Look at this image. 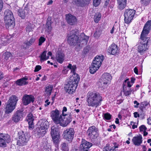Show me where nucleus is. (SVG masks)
<instances>
[{
  "instance_id": "2eb2a0df",
  "label": "nucleus",
  "mask_w": 151,
  "mask_h": 151,
  "mask_svg": "<svg viewBox=\"0 0 151 151\" xmlns=\"http://www.w3.org/2000/svg\"><path fill=\"white\" fill-rule=\"evenodd\" d=\"M151 29V20L147 22L145 25L141 36L147 37L149 34L150 31Z\"/></svg>"
},
{
  "instance_id": "5701e85b",
  "label": "nucleus",
  "mask_w": 151,
  "mask_h": 151,
  "mask_svg": "<svg viewBox=\"0 0 151 151\" xmlns=\"http://www.w3.org/2000/svg\"><path fill=\"white\" fill-rule=\"evenodd\" d=\"M104 60L103 56H96L93 60L92 63L93 65H96L100 68Z\"/></svg>"
},
{
  "instance_id": "49530a36",
  "label": "nucleus",
  "mask_w": 151,
  "mask_h": 151,
  "mask_svg": "<svg viewBox=\"0 0 151 151\" xmlns=\"http://www.w3.org/2000/svg\"><path fill=\"white\" fill-rule=\"evenodd\" d=\"M46 39L42 37H41L39 40V46L41 45L45 40Z\"/></svg>"
},
{
  "instance_id": "4c0bfd02",
  "label": "nucleus",
  "mask_w": 151,
  "mask_h": 151,
  "mask_svg": "<svg viewBox=\"0 0 151 151\" xmlns=\"http://www.w3.org/2000/svg\"><path fill=\"white\" fill-rule=\"evenodd\" d=\"M27 8L25 7V9L24 10H19L18 11V15L22 19H24L25 17L26 12V9H27Z\"/></svg>"
},
{
  "instance_id": "1a4fd4ad",
  "label": "nucleus",
  "mask_w": 151,
  "mask_h": 151,
  "mask_svg": "<svg viewBox=\"0 0 151 151\" xmlns=\"http://www.w3.org/2000/svg\"><path fill=\"white\" fill-rule=\"evenodd\" d=\"M19 138L17 141V144L19 146H23L28 140V138L23 131H20L18 133Z\"/></svg>"
},
{
  "instance_id": "680f3d73",
  "label": "nucleus",
  "mask_w": 151,
  "mask_h": 151,
  "mask_svg": "<svg viewBox=\"0 0 151 151\" xmlns=\"http://www.w3.org/2000/svg\"><path fill=\"white\" fill-rule=\"evenodd\" d=\"M134 116L135 118H137L138 117H139V114L137 112H135L134 113Z\"/></svg>"
},
{
  "instance_id": "a211bd4d",
  "label": "nucleus",
  "mask_w": 151,
  "mask_h": 151,
  "mask_svg": "<svg viewBox=\"0 0 151 151\" xmlns=\"http://www.w3.org/2000/svg\"><path fill=\"white\" fill-rule=\"evenodd\" d=\"M47 130L37 127L35 132V136L37 138H40L43 137L47 132Z\"/></svg>"
},
{
  "instance_id": "a18cd8bd",
  "label": "nucleus",
  "mask_w": 151,
  "mask_h": 151,
  "mask_svg": "<svg viewBox=\"0 0 151 151\" xmlns=\"http://www.w3.org/2000/svg\"><path fill=\"white\" fill-rule=\"evenodd\" d=\"M35 40V38H32L29 41L26 43V45L27 46H30L34 43Z\"/></svg>"
},
{
  "instance_id": "f704fd0d",
  "label": "nucleus",
  "mask_w": 151,
  "mask_h": 151,
  "mask_svg": "<svg viewBox=\"0 0 151 151\" xmlns=\"http://www.w3.org/2000/svg\"><path fill=\"white\" fill-rule=\"evenodd\" d=\"M60 149L63 151H68L69 148L68 143L65 142H62L60 145Z\"/></svg>"
},
{
  "instance_id": "c9c22d12",
  "label": "nucleus",
  "mask_w": 151,
  "mask_h": 151,
  "mask_svg": "<svg viewBox=\"0 0 151 151\" xmlns=\"http://www.w3.org/2000/svg\"><path fill=\"white\" fill-rule=\"evenodd\" d=\"M6 36L2 35L0 37V44L5 45L6 44V43H8L9 40L8 38H6Z\"/></svg>"
},
{
  "instance_id": "f03ea898",
  "label": "nucleus",
  "mask_w": 151,
  "mask_h": 151,
  "mask_svg": "<svg viewBox=\"0 0 151 151\" xmlns=\"http://www.w3.org/2000/svg\"><path fill=\"white\" fill-rule=\"evenodd\" d=\"M67 68L71 70V73L72 75L69 79L68 83L65 86V90L66 93L69 94L73 93L75 91L78 86L80 78L78 75L75 73L76 69V65L69 64L67 66Z\"/></svg>"
},
{
  "instance_id": "aec40b11",
  "label": "nucleus",
  "mask_w": 151,
  "mask_h": 151,
  "mask_svg": "<svg viewBox=\"0 0 151 151\" xmlns=\"http://www.w3.org/2000/svg\"><path fill=\"white\" fill-rule=\"evenodd\" d=\"M49 126V123L45 119H41L38 122V126L42 129L47 130Z\"/></svg>"
},
{
  "instance_id": "c756f323",
  "label": "nucleus",
  "mask_w": 151,
  "mask_h": 151,
  "mask_svg": "<svg viewBox=\"0 0 151 151\" xmlns=\"http://www.w3.org/2000/svg\"><path fill=\"white\" fill-rule=\"evenodd\" d=\"M18 100V99L17 97L15 95H12L10 97L8 101V103L16 106Z\"/></svg>"
},
{
  "instance_id": "13d9d810",
  "label": "nucleus",
  "mask_w": 151,
  "mask_h": 151,
  "mask_svg": "<svg viewBox=\"0 0 151 151\" xmlns=\"http://www.w3.org/2000/svg\"><path fill=\"white\" fill-rule=\"evenodd\" d=\"M134 104H136V105L134 106V107L136 108H137L139 107V104L137 102V101H134Z\"/></svg>"
},
{
  "instance_id": "393cba45",
  "label": "nucleus",
  "mask_w": 151,
  "mask_h": 151,
  "mask_svg": "<svg viewBox=\"0 0 151 151\" xmlns=\"http://www.w3.org/2000/svg\"><path fill=\"white\" fill-rule=\"evenodd\" d=\"M15 105L7 102L5 108V113L8 114L11 113L15 109Z\"/></svg>"
},
{
  "instance_id": "58836bf2",
  "label": "nucleus",
  "mask_w": 151,
  "mask_h": 151,
  "mask_svg": "<svg viewBox=\"0 0 151 151\" xmlns=\"http://www.w3.org/2000/svg\"><path fill=\"white\" fill-rule=\"evenodd\" d=\"M101 16V14L100 13H97L96 14L94 17V22L96 23H98Z\"/></svg>"
},
{
  "instance_id": "4d7b16f0",
  "label": "nucleus",
  "mask_w": 151,
  "mask_h": 151,
  "mask_svg": "<svg viewBox=\"0 0 151 151\" xmlns=\"http://www.w3.org/2000/svg\"><path fill=\"white\" fill-rule=\"evenodd\" d=\"M102 82V81L101 82H100V83H99V86L100 88H104L105 87H106L107 86V85H104L103 84V83L102 84H101V83Z\"/></svg>"
},
{
  "instance_id": "7c9ffc66",
  "label": "nucleus",
  "mask_w": 151,
  "mask_h": 151,
  "mask_svg": "<svg viewBox=\"0 0 151 151\" xmlns=\"http://www.w3.org/2000/svg\"><path fill=\"white\" fill-rule=\"evenodd\" d=\"M119 6L121 10L124 8L126 6L127 0H117Z\"/></svg>"
},
{
  "instance_id": "a19ab883",
  "label": "nucleus",
  "mask_w": 151,
  "mask_h": 151,
  "mask_svg": "<svg viewBox=\"0 0 151 151\" xmlns=\"http://www.w3.org/2000/svg\"><path fill=\"white\" fill-rule=\"evenodd\" d=\"M46 53H47V51H44L41 54V55L40 56V60H46L49 57L48 56V58H47L46 57Z\"/></svg>"
},
{
  "instance_id": "79ce46f5",
  "label": "nucleus",
  "mask_w": 151,
  "mask_h": 151,
  "mask_svg": "<svg viewBox=\"0 0 151 151\" xmlns=\"http://www.w3.org/2000/svg\"><path fill=\"white\" fill-rule=\"evenodd\" d=\"M52 89V87L50 85H49L46 87L45 92L48 95L50 96L51 95V91Z\"/></svg>"
},
{
  "instance_id": "5fc2aeb1",
  "label": "nucleus",
  "mask_w": 151,
  "mask_h": 151,
  "mask_svg": "<svg viewBox=\"0 0 151 151\" xmlns=\"http://www.w3.org/2000/svg\"><path fill=\"white\" fill-rule=\"evenodd\" d=\"M41 69V67L40 65H37L35 68L34 71L35 72H38Z\"/></svg>"
},
{
  "instance_id": "7ed1b4c3",
  "label": "nucleus",
  "mask_w": 151,
  "mask_h": 151,
  "mask_svg": "<svg viewBox=\"0 0 151 151\" xmlns=\"http://www.w3.org/2000/svg\"><path fill=\"white\" fill-rule=\"evenodd\" d=\"M51 116L55 123L59 124L63 127L66 126L72 120L70 116H63L62 114H60L59 111L57 109L51 112Z\"/></svg>"
},
{
  "instance_id": "c03bdc74",
  "label": "nucleus",
  "mask_w": 151,
  "mask_h": 151,
  "mask_svg": "<svg viewBox=\"0 0 151 151\" xmlns=\"http://www.w3.org/2000/svg\"><path fill=\"white\" fill-rule=\"evenodd\" d=\"M150 0H141L140 2L143 5L147 6L150 3Z\"/></svg>"
},
{
  "instance_id": "e433bc0d",
  "label": "nucleus",
  "mask_w": 151,
  "mask_h": 151,
  "mask_svg": "<svg viewBox=\"0 0 151 151\" xmlns=\"http://www.w3.org/2000/svg\"><path fill=\"white\" fill-rule=\"evenodd\" d=\"M52 23L51 18V17H48L47 19L46 27L47 29L49 30H51L52 28L51 27Z\"/></svg>"
},
{
  "instance_id": "a878e982",
  "label": "nucleus",
  "mask_w": 151,
  "mask_h": 151,
  "mask_svg": "<svg viewBox=\"0 0 151 151\" xmlns=\"http://www.w3.org/2000/svg\"><path fill=\"white\" fill-rule=\"evenodd\" d=\"M91 0H73V2L76 5L83 7L88 4Z\"/></svg>"
},
{
  "instance_id": "2f4dec72",
  "label": "nucleus",
  "mask_w": 151,
  "mask_h": 151,
  "mask_svg": "<svg viewBox=\"0 0 151 151\" xmlns=\"http://www.w3.org/2000/svg\"><path fill=\"white\" fill-rule=\"evenodd\" d=\"M13 56L10 52H6L3 54L2 58L6 60H10L12 58Z\"/></svg>"
},
{
  "instance_id": "c85d7f7f",
  "label": "nucleus",
  "mask_w": 151,
  "mask_h": 151,
  "mask_svg": "<svg viewBox=\"0 0 151 151\" xmlns=\"http://www.w3.org/2000/svg\"><path fill=\"white\" fill-rule=\"evenodd\" d=\"M142 139L141 136L134 137L132 139V141L135 145L139 146L142 142Z\"/></svg>"
},
{
  "instance_id": "8fccbe9b",
  "label": "nucleus",
  "mask_w": 151,
  "mask_h": 151,
  "mask_svg": "<svg viewBox=\"0 0 151 151\" xmlns=\"http://www.w3.org/2000/svg\"><path fill=\"white\" fill-rule=\"evenodd\" d=\"M101 0H93V4L94 6L97 7L98 6L100 3Z\"/></svg>"
},
{
  "instance_id": "6e6d98bb",
  "label": "nucleus",
  "mask_w": 151,
  "mask_h": 151,
  "mask_svg": "<svg viewBox=\"0 0 151 151\" xmlns=\"http://www.w3.org/2000/svg\"><path fill=\"white\" fill-rule=\"evenodd\" d=\"M3 2L2 0H0V12H1L3 7Z\"/></svg>"
},
{
  "instance_id": "cd10ccee",
  "label": "nucleus",
  "mask_w": 151,
  "mask_h": 151,
  "mask_svg": "<svg viewBox=\"0 0 151 151\" xmlns=\"http://www.w3.org/2000/svg\"><path fill=\"white\" fill-rule=\"evenodd\" d=\"M27 80L28 78L25 77L17 80L16 81V83L17 85L19 86L26 85L28 83V82L26 81Z\"/></svg>"
},
{
  "instance_id": "6e6552de",
  "label": "nucleus",
  "mask_w": 151,
  "mask_h": 151,
  "mask_svg": "<svg viewBox=\"0 0 151 151\" xmlns=\"http://www.w3.org/2000/svg\"><path fill=\"white\" fill-rule=\"evenodd\" d=\"M74 134V130L73 128L67 129L63 133V138L68 141H71L73 137Z\"/></svg>"
},
{
  "instance_id": "b1692460",
  "label": "nucleus",
  "mask_w": 151,
  "mask_h": 151,
  "mask_svg": "<svg viewBox=\"0 0 151 151\" xmlns=\"http://www.w3.org/2000/svg\"><path fill=\"white\" fill-rule=\"evenodd\" d=\"M107 51L111 54L114 55L118 52L117 46L114 44H112L108 48Z\"/></svg>"
},
{
  "instance_id": "0eeeda50",
  "label": "nucleus",
  "mask_w": 151,
  "mask_h": 151,
  "mask_svg": "<svg viewBox=\"0 0 151 151\" xmlns=\"http://www.w3.org/2000/svg\"><path fill=\"white\" fill-rule=\"evenodd\" d=\"M135 11L133 9H126L124 13V20L125 23L129 24L130 23L135 17Z\"/></svg>"
},
{
  "instance_id": "423d86ee",
  "label": "nucleus",
  "mask_w": 151,
  "mask_h": 151,
  "mask_svg": "<svg viewBox=\"0 0 151 151\" xmlns=\"http://www.w3.org/2000/svg\"><path fill=\"white\" fill-rule=\"evenodd\" d=\"M149 37L140 36V41L138 47L137 51L141 55H143L148 49L147 44L150 40Z\"/></svg>"
},
{
  "instance_id": "bf43d9fd",
  "label": "nucleus",
  "mask_w": 151,
  "mask_h": 151,
  "mask_svg": "<svg viewBox=\"0 0 151 151\" xmlns=\"http://www.w3.org/2000/svg\"><path fill=\"white\" fill-rule=\"evenodd\" d=\"M143 151H151V149L149 148L148 151H147V148L145 146H144L143 147Z\"/></svg>"
},
{
  "instance_id": "412c9836",
  "label": "nucleus",
  "mask_w": 151,
  "mask_h": 151,
  "mask_svg": "<svg viewBox=\"0 0 151 151\" xmlns=\"http://www.w3.org/2000/svg\"><path fill=\"white\" fill-rule=\"evenodd\" d=\"M150 105L149 103L147 102H142L140 103L139 109L140 112H141V114H144L145 112L150 107Z\"/></svg>"
},
{
  "instance_id": "3c124183",
  "label": "nucleus",
  "mask_w": 151,
  "mask_h": 151,
  "mask_svg": "<svg viewBox=\"0 0 151 151\" xmlns=\"http://www.w3.org/2000/svg\"><path fill=\"white\" fill-rule=\"evenodd\" d=\"M133 91L132 90H124V95L126 96H127L130 95L131 92Z\"/></svg>"
},
{
  "instance_id": "dca6fc26",
  "label": "nucleus",
  "mask_w": 151,
  "mask_h": 151,
  "mask_svg": "<svg viewBox=\"0 0 151 151\" xmlns=\"http://www.w3.org/2000/svg\"><path fill=\"white\" fill-rule=\"evenodd\" d=\"M112 79V77L110 74L108 73H104L101 77V80L102 81L101 84L106 85L109 83Z\"/></svg>"
},
{
  "instance_id": "9d476101",
  "label": "nucleus",
  "mask_w": 151,
  "mask_h": 151,
  "mask_svg": "<svg viewBox=\"0 0 151 151\" xmlns=\"http://www.w3.org/2000/svg\"><path fill=\"white\" fill-rule=\"evenodd\" d=\"M50 133L53 142L55 144L57 143L60 138L58 129L55 126H52L51 128Z\"/></svg>"
},
{
  "instance_id": "de8ad7c7",
  "label": "nucleus",
  "mask_w": 151,
  "mask_h": 151,
  "mask_svg": "<svg viewBox=\"0 0 151 151\" xmlns=\"http://www.w3.org/2000/svg\"><path fill=\"white\" fill-rule=\"evenodd\" d=\"M128 79H127L125 80L123 83V85L124 86H123V88H124V86L126 85L127 84V86L128 87H131L132 86V85L131 84L130 82L129 81Z\"/></svg>"
},
{
  "instance_id": "473e14b6",
  "label": "nucleus",
  "mask_w": 151,
  "mask_h": 151,
  "mask_svg": "<svg viewBox=\"0 0 151 151\" xmlns=\"http://www.w3.org/2000/svg\"><path fill=\"white\" fill-rule=\"evenodd\" d=\"M117 146H111L109 144H107L106 146L103 148V151H114L115 148H117Z\"/></svg>"
},
{
  "instance_id": "603ef678",
  "label": "nucleus",
  "mask_w": 151,
  "mask_h": 151,
  "mask_svg": "<svg viewBox=\"0 0 151 151\" xmlns=\"http://www.w3.org/2000/svg\"><path fill=\"white\" fill-rule=\"evenodd\" d=\"M140 131H145L146 130L147 128L144 125H142L139 127Z\"/></svg>"
},
{
  "instance_id": "6ab92c4d",
  "label": "nucleus",
  "mask_w": 151,
  "mask_h": 151,
  "mask_svg": "<svg viewBox=\"0 0 151 151\" xmlns=\"http://www.w3.org/2000/svg\"><path fill=\"white\" fill-rule=\"evenodd\" d=\"M34 100V98L32 95H25L23 97L22 101L24 105H27L31 102H33Z\"/></svg>"
},
{
  "instance_id": "9b49d317",
  "label": "nucleus",
  "mask_w": 151,
  "mask_h": 151,
  "mask_svg": "<svg viewBox=\"0 0 151 151\" xmlns=\"http://www.w3.org/2000/svg\"><path fill=\"white\" fill-rule=\"evenodd\" d=\"M10 141V137L9 135L7 134H0V146L3 147L6 146V143Z\"/></svg>"
},
{
  "instance_id": "39448f33",
  "label": "nucleus",
  "mask_w": 151,
  "mask_h": 151,
  "mask_svg": "<svg viewBox=\"0 0 151 151\" xmlns=\"http://www.w3.org/2000/svg\"><path fill=\"white\" fill-rule=\"evenodd\" d=\"M4 19L6 28H13L14 26V19L12 11L6 9L4 13Z\"/></svg>"
},
{
  "instance_id": "052dcab7",
  "label": "nucleus",
  "mask_w": 151,
  "mask_h": 151,
  "mask_svg": "<svg viewBox=\"0 0 151 151\" xmlns=\"http://www.w3.org/2000/svg\"><path fill=\"white\" fill-rule=\"evenodd\" d=\"M48 101H49L48 100H47L45 101V106H48V105H49L50 104V102H48Z\"/></svg>"
},
{
  "instance_id": "69168bd1",
  "label": "nucleus",
  "mask_w": 151,
  "mask_h": 151,
  "mask_svg": "<svg viewBox=\"0 0 151 151\" xmlns=\"http://www.w3.org/2000/svg\"><path fill=\"white\" fill-rule=\"evenodd\" d=\"M4 77L3 74L2 73L0 70V80L2 79Z\"/></svg>"
},
{
  "instance_id": "4468645a",
  "label": "nucleus",
  "mask_w": 151,
  "mask_h": 151,
  "mask_svg": "<svg viewBox=\"0 0 151 151\" xmlns=\"http://www.w3.org/2000/svg\"><path fill=\"white\" fill-rule=\"evenodd\" d=\"M23 118L22 111L19 110L14 114L12 116V120L15 123H17L22 120Z\"/></svg>"
},
{
  "instance_id": "0e129e2a",
  "label": "nucleus",
  "mask_w": 151,
  "mask_h": 151,
  "mask_svg": "<svg viewBox=\"0 0 151 151\" xmlns=\"http://www.w3.org/2000/svg\"><path fill=\"white\" fill-rule=\"evenodd\" d=\"M110 0H105L104 4V5L105 6H107Z\"/></svg>"
},
{
  "instance_id": "09e8293b",
  "label": "nucleus",
  "mask_w": 151,
  "mask_h": 151,
  "mask_svg": "<svg viewBox=\"0 0 151 151\" xmlns=\"http://www.w3.org/2000/svg\"><path fill=\"white\" fill-rule=\"evenodd\" d=\"M67 111V108L66 107L64 106L63 107V110L62 111V115H63V116H64L65 117H66V116H68V115H67L65 113V112H66ZM68 116H70L68 115Z\"/></svg>"
},
{
  "instance_id": "ddd939ff",
  "label": "nucleus",
  "mask_w": 151,
  "mask_h": 151,
  "mask_svg": "<svg viewBox=\"0 0 151 151\" xmlns=\"http://www.w3.org/2000/svg\"><path fill=\"white\" fill-rule=\"evenodd\" d=\"M92 146L91 143L82 139L79 147L80 151H88V150Z\"/></svg>"
},
{
  "instance_id": "37998d69",
  "label": "nucleus",
  "mask_w": 151,
  "mask_h": 151,
  "mask_svg": "<svg viewBox=\"0 0 151 151\" xmlns=\"http://www.w3.org/2000/svg\"><path fill=\"white\" fill-rule=\"evenodd\" d=\"M104 118L106 120H109L111 117V115L109 113H106L104 114L103 115Z\"/></svg>"
},
{
  "instance_id": "bb28decb",
  "label": "nucleus",
  "mask_w": 151,
  "mask_h": 151,
  "mask_svg": "<svg viewBox=\"0 0 151 151\" xmlns=\"http://www.w3.org/2000/svg\"><path fill=\"white\" fill-rule=\"evenodd\" d=\"M56 58L57 61L60 64L62 63L64 60V55L63 53L58 52L56 54Z\"/></svg>"
},
{
  "instance_id": "f257e3e1",
  "label": "nucleus",
  "mask_w": 151,
  "mask_h": 151,
  "mask_svg": "<svg viewBox=\"0 0 151 151\" xmlns=\"http://www.w3.org/2000/svg\"><path fill=\"white\" fill-rule=\"evenodd\" d=\"M77 34L75 30H72L68 34V42L70 45L73 47L76 46L81 48L86 45L89 37L84 33H82L80 35Z\"/></svg>"
},
{
  "instance_id": "4be33fe9",
  "label": "nucleus",
  "mask_w": 151,
  "mask_h": 151,
  "mask_svg": "<svg viewBox=\"0 0 151 151\" xmlns=\"http://www.w3.org/2000/svg\"><path fill=\"white\" fill-rule=\"evenodd\" d=\"M26 119L29 124V129H33L34 127V125L33 122L34 119L32 114L31 113H29L28 114L26 118Z\"/></svg>"
},
{
  "instance_id": "f8f14e48",
  "label": "nucleus",
  "mask_w": 151,
  "mask_h": 151,
  "mask_svg": "<svg viewBox=\"0 0 151 151\" xmlns=\"http://www.w3.org/2000/svg\"><path fill=\"white\" fill-rule=\"evenodd\" d=\"M87 133L89 137L91 139H95L98 135V129L94 126L90 127L89 128Z\"/></svg>"
},
{
  "instance_id": "e2e57ef3",
  "label": "nucleus",
  "mask_w": 151,
  "mask_h": 151,
  "mask_svg": "<svg viewBox=\"0 0 151 151\" xmlns=\"http://www.w3.org/2000/svg\"><path fill=\"white\" fill-rule=\"evenodd\" d=\"M134 72L136 74H137L138 73V70L137 68L136 67L134 69Z\"/></svg>"
},
{
  "instance_id": "ea45409f",
  "label": "nucleus",
  "mask_w": 151,
  "mask_h": 151,
  "mask_svg": "<svg viewBox=\"0 0 151 151\" xmlns=\"http://www.w3.org/2000/svg\"><path fill=\"white\" fill-rule=\"evenodd\" d=\"M33 28V24L32 23H29L26 28V32L29 33V32L32 31Z\"/></svg>"
},
{
  "instance_id": "f3484780",
  "label": "nucleus",
  "mask_w": 151,
  "mask_h": 151,
  "mask_svg": "<svg viewBox=\"0 0 151 151\" xmlns=\"http://www.w3.org/2000/svg\"><path fill=\"white\" fill-rule=\"evenodd\" d=\"M66 19L67 23L70 25H75L77 22L76 17L70 14H66Z\"/></svg>"
},
{
  "instance_id": "20e7f679",
  "label": "nucleus",
  "mask_w": 151,
  "mask_h": 151,
  "mask_svg": "<svg viewBox=\"0 0 151 151\" xmlns=\"http://www.w3.org/2000/svg\"><path fill=\"white\" fill-rule=\"evenodd\" d=\"M87 105L90 107L97 108L101 105L102 97L98 93L89 92L86 95Z\"/></svg>"
},
{
  "instance_id": "338daca9",
  "label": "nucleus",
  "mask_w": 151,
  "mask_h": 151,
  "mask_svg": "<svg viewBox=\"0 0 151 151\" xmlns=\"http://www.w3.org/2000/svg\"><path fill=\"white\" fill-rule=\"evenodd\" d=\"M135 80V79L134 78H132L131 79V81L132 83H134V81Z\"/></svg>"
},
{
  "instance_id": "864d4df0",
  "label": "nucleus",
  "mask_w": 151,
  "mask_h": 151,
  "mask_svg": "<svg viewBox=\"0 0 151 151\" xmlns=\"http://www.w3.org/2000/svg\"><path fill=\"white\" fill-rule=\"evenodd\" d=\"M101 32L100 31H96L94 34V37L96 38L99 37L100 35Z\"/></svg>"
},
{
  "instance_id": "774afa93",
  "label": "nucleus",
  "mask_w": 151,
  "mask_h": 151,
  "mask_svg": "<svg viewBox=\"0 0 151 151\" xmlns=\"http://www.w3.org/2000/svg\"><path fill=\"white\" fill-rule=\"evenodd\" d=\"M147 142L150 144V145L151 146V139H149L147 141Z\"/></svg>"
},
{
  "instance_id": "72a5a7b5",
  "label": "nucleus",
  "mask_w": 151,
  "mask_h": 151,
  "mask_svg": "<svg viewBox=\"0 0 151 151\" xmlns=\"http://www.w3.org/2000/svg\"><path fill=\"white\" fill-rule=\"evenodd\" d=\"M99 68L96 65H93V63H92L90 68L89 71L91 73L93 74Z\"/></svg>"
}]
</instances>
